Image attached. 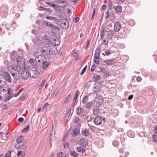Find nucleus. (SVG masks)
Segmentation results:
<instances>
[{"label":"nucleus","mask_w":157,"mask_h":157,"mask_svg":"<svg viewBox=\"0 0 157 157\" xmlns=\"http://www.w3.org/2000/svg\"><path fill=\"white\" fill-rule=\"evenodd\" d=\"M29 62L33 65H35L37 63L40 66H42V67L40 68L39 70L38 69V68L36 69V72L38 74H39L42 72L44 69H45L50 64V62L48 61L46 58L41 55L36 56L35 59L33 58L30 59L29 60Z\"/></svg>","instance_id":"1"},{"label":"nucleus","mask_w":157,"mask_h":157,"mask_svg":"<svg viewBox=\"0 0 157 157\" xmlns=\"http://www.w3.org/2000/svg\"><path fill=\"white\" fill-rule=\"evenodd\" d=\"M40 52L42 54L48 58L50 56L51 54L55 55L56 54L54 50L51 48L50 46L47 45L42 47L40 49Z\"/></svg>","instance_id":"2"},{"label":"nucleus","mask_w":157,"mask_h":157,"mask_svg":"<svg viewBox=\"0 0 157 157\" xmlns=\"http://www.w3.org/2000/svg\"><path fill=\"white\" fill-rule=\"evenodd\" d=\"M22 70L21 76L23 79H27L29 76L31 77H34L33 74L32 73L33 72V71L30 70L29 72L28 70H26L25 68Z\"/></svg>","instance_id":"3"},{"label":"nucleus","mask_w":157,"mask_h":157,"mask_svg":"<svg viewBox=\"0 0 157 157\" xmlns=\"http://www.w3.org/2000/svg\"><path fill=\"white\" fill-rule=\"evenodd\" d=\"M10 68L11 70L13 71L14 72H19L21 70L25 68V64H17L16 66H11Z\"/></svg>","instance_id":"4"},{"label":"nucleus","mask_w":157,"mask_h":157,"mask_svg":"<svg viewBox=\"0 0 157 157\" xmlns=\"http://www.w3.org/2000/svg\"><path fill=\"white\" fill-rule=\"evenodd\" d=\"M93 89L94 93H98L101 91V84L100 82H96L94 85Z\"/></svg>","instance_id":"5"},{"label":"nucleus","mask_w":157,"mask_h":157,"mask_svg":"<svg viewBox=\"0 0 157 157\" xmlns=\"http://www.w3.org/2000/svg\"><path fill=\"white\" fill-rule=\"evenodd\" d=\"M102 117L99 116L96 117L94 120V123L96 125H98L101 124L102 123Z\"/></svg>","instance_id":"6"},{"label":"nucleus","mask_w":157,"mask_h":157,"mask_svg":"<svg viewBox=\"0 0 157 157\" xmlns=\"http://www.w3.org/2000/svg\"><path fill=\"white\" fill-rule=\"evenodd\" d=\"M76 113L77 115L84 116V110L80 106H78L76 109Z\"/></svg>","instance_id":"7"},{"label":"nucleus","mask_w":157,"mask_h":157,"mask_svg":"<svg viewBox=\"0 0 157 157\" xmlns=\"http://www.w3.org/2000/svg\"><path fill=\"white\" fill-rule=\"evenodd\" d=\"M103 62L106 63L105 65H107L109 66L113 65L115 63L114 59H111L109 60L105 59L103 61Z\"/></svg>","instance_id":"8"},{"label":"nucleus","mask_w":157,"mask_h":157,"mask_svg":"<svg viewBox=\"0 0 157 157\" xmlns=\"http://www.w3.org/2000/svg\"><path fill=\"white\" fill-rule=\"evenodd\" d=\"M102 98L98 96L95 99V101L96 102L98 105L100 106L103 103Z\"/></svg>","instance_id":"9"},{"label":"nucleus","mask_w":157,"mask_h":157,"mask_svg":"<svg viewBox=\"0 0 157 157\" xmlns=\"http://www.w3.org/2000/svg\"><path fill=\"white\" fill-rule=\"evenodd\" d=\"M87 140L84 138H81L79 141L80 144L83 146H86L87 145Z\"/></svg>","instance_id":"10"},{"label":"nucleus","mask_w":157,"mask_h":157,"mask_svg":"<svg viewBox=\"0 0 157 157\" xmlns=\"http://www.w3.org/2000/svg\"><path fill=\"white\" fill-rule=\"evenodd\" d=\"M113 24H114V30L116 32H118L121 28V24L119 22H117L115 24L114 23Z\"/></svg>","instance_id":"11"},{"label":"nucleus","mask_w":157,"mask_h":157,"mask_svg":"<svg viewBox=\"0 0 157 157\" xmlns=\"http://www.w3.org/2000/svg\"><path fill=\"white\" fill-rule=\"evenodd\" d=\"M80 132V129L77 127L76 126L73 130L71 132V135L73 136H75L78 134Z\"/></svg>","instance_id":"12"},{"label":"nucleus","mask_w":157,"mask_h":157,"mask_svg":"<svg viewBox=\"0 0 157 157\" xmlns=\"http://www.w3.org/2000/svg\"><path fill=\"white\" fill-rule=\"evenodd\" d=\"M4 75L6 79L7 80L8 82L11 83L12 82L11 78L9 73L7 72H5Z\"/></svg>","instance_id":"13"},{"label":"nucleus","mask_w":157,"mask_h":157,"mask_svg":"<svg viewBox=\"0 0 157 157\" xmlns=\"http://www.w3.org/2000/svg\"><path fill=\"white\" fill-rule=\"evenodd\" d=\"M113 8L115 10L116 12L117 13H121L122 11V7L120 5L118 6H113Z\"/></svg>","instance_id":"14"},{"label":"nucleus","mask_w":157,"mask_h":157,"mask_svg":"<svg viewBox=\"0 0 157 157\" xmlns=\"http://www.w3.org/2000/svg\"><path fill=\"white\" fill-rule=\"evenodd\" d=\"M82 135L86 137L88 136L90 134L89 131L88 129L85 128L82 130L81 132Z\"/></svg>","instance_id":"15"},{"label":"nucleus","mask_w":157,"mask_h":157,"mask_svg":"<svg viewBox=\"0 0 157 157\" xmlns=\"http://www.w3.org/2000/svg\"><path fill=\"white\" fill-rule=\"evenodd\" d=\"M2 134L1 135H2V139L4 140H6L10 136V133L8 132L3 133V132H2L0 133V134Z\"/></svg>","instance_id":"16"},{"label":"nucleus","mask_w":157,"mask_h":157,"mask_svg":"<svg viewBox=\"0 0 157 157\" xmlns=\"http://www.w3.org/2000/svg\"><path fill=\"white\" fill-rule=\"evenodd\" d=\"M33 41L36 45H38L41 43V40H40L39 38L36 37L34 38L33 40Z\"/></svg>","instance_id":"17"},{"label":"nucleus","mask_w":157,"mask_h":157,"mask_svg":"<svg viewBox=\"0 0 157 157\" xmlns=\"http://www.w3.org/2000/svg\"><path fill=\"white\" fill-rule=\"evenodd\" d=\"M23 59L21 56H18L16 59V61L17 63V64H25L23 60H22Z\"/></svg>","instance_id":"18"},{"label":"nucleus","mask_w":157,"mask_h":157,"mask_svg":"<svg viewBox=\"0 0 157 157\" xmlns=\"http://www.w3.org/2000/svg\"><path fill=\"white\" fill-rule=\"evenodd\" d=\"M100 31L101 38L103 39L104 38L105 33V27L104 25L101 26Z\"/></svg>","instance_id":"19"},{"label":"nucleus","mask_w":157,"mask_h":157,"mask_svg":"<svg viewBox=\"0 0 157 157\" xmlns=\"http://www.w3.org/2000/svg\"><path fill=\"white\" fill-rule=\"evenodd\" d=\"M99 108L97 106H95L93 109V113L94 114H97L99 113Z\"/></svg>","instance_id":"20"},{"label":"nucleus","mask_w":157,"mask_h":157,"mask_svg":"<svg viewBox=\"0 0 157 157\" xmlns=\"http://www.w3.org/2000/svg\"><path fill=\"white\" fill-rule=\"evenodd\" d=\"M100 55L94 54V62L96 64H98L99 63Z\"/></svg>","instance_id":"21"},{"label":"nucleus","mask_w":157,"mask_h":157,"mask_svg":"<svg viewBox=\"0 0 157 157\" xmlns=\"http://www.w3.org/2000/svg\"><path fill=\"white\" fill-rule=\"evenodd\" d=\"M76 150L78 152L82 153H84L86 151V149L83 147L80 146L77 147Z\"/></svg>","instance_id":"22"},{"label":"nucleus","mask_w":157,"mask_h":157,"mask_svg":"<svg viewBox=\"0 0 157 157\" xmlns=\"http://www.w3.org/2000/svg\"><path fill=\"white\" fill-rule=\"evenodd\" d=\"M86 108L87 109H89L91 108L93 105V102L92 101L90 102H88L86 104Z\"/></svg>","instance_id":"23"},{"label":"nucleus","mask_w":157,"mask_h":157,"mask_svg":"<svg viewBox=\"0 0 157 157\" xmlns=\"http://www.w3.org/2000/svg\"><path fill=\"white\" fill-rule=\"evenodd\" d=\"M43 42L44 43L46 44H48L50 43L51 40L48 38H44L43 40Z\"/></svg>","instance_id":"24"},{"label":"nucleus","mask_w":157,"mask_h":157,"mask_svg":"<svg viewBox=\"0 0 157 157\" xmlns=\"http://www.w3.org/2000/svg\"><path fill=\"white\" fill-rule=\"evenodd\" d=\"M46 18L49 19V20H51L53 21H56L57 20V19L54 17H51L48 16H47L46 17Z\"/></svg>","instance_id":"25"},{"label":"nucleus","mask_w":157,"mask_h":157,"mask_svg":"<svg viewBox=\"0 0 157 157\" xmlns=\"http://www.w3.org/2000/svg\"><path fill=\"white\" fill-rule=\"evenodd\" d=\"M70 154L72 156H73L75 157H78V154L76 153V152L74 151H71L70 152Z\"/></svg>","instance_id":"26"},{"label":"nucleus","mask_w":157,"mask_h":157,"mask_svg":"<svg viewBox=\"0 0 157 157\" xmlns=\"http://www.w3.org/2000/svg\"><path fill=\"white\" fill-rule=\"evenodd\" d=\"M113 146L118 147L119 145V142L117 140H114L113 142Z\"/></svg>","instance_id":"27"},{"label":"nucleus","mask_w":157,"mask_h":157,"mask_svg":"<svg viewBox=\"0 0 157 157\" xmlns=\"http://www.w3.org/2000/svg\"><path fill=\"white\" fill-rule=\"evenodd\" d=\"M23 151H25L27 148V146L25 145L21 144L19 147Z\"/></svg>","instance_id":"28"},{"label":"nucleus","mask_w":157,"mask_h":157,"mask_svg":"<svg viewBox=\"0 0 157 157\" xmlns=\"http://www.w3.org/2000/svg\"><path fill=\"white\" fill-rule=\"evenodd\" d=\"M93 78L95 81H98L99 80L101 77L99 75H95L94 76Z\"/></svg>","instance_id":"29"},{"label":"nucleus","mask_w":157,"mask_h":157,"mask_svg":"<svg viewBox=\"0 0 157 157\" xmlns=\"http://www.w3.org/2000/svg\"><path fill=\"white\" fill-rule=\"evenodd\" d=\"M23 136H22L18 137L16 140L18 144L21 143L23 140Z\"/></svg>","instance_id":"30"},{"label":"nucleus","mask_w":157,"mask_h":157,"mask_svg":"<svg viewBox=\"0 0 157 157\" xmlns=\"http://www.w3.org/2000/svg\"><path fill=\"white\" fill-rule=\"evenodd\" d=\"M58 157H68V155H66L62 152H59L57 154Z\"/></svg>","instance_id":"31"},{"label":"nucleus","mask_w":157,"mask_h":157,"mask_svg":"<svg viewBox=\"0 0 157 157\" xmlns=\"http://www.w3.org/2000/svg\"><path fill=\"white\" fill-rule=\"evenodd\" d=\"M46 3L48 4L49 6L52 7L54 8H56L57 6L55 5V4L52 3V2H46Z\"/></svg>","instance_id":"32"},{"label":"nucleus","mask_w":157,"mask_h":157,"mask_svg":"<svg viewBox=\"0 0 157 157\" xmlns=\"http://www.w3.org/2000/svg\"><path fill=\"white\" fill-rule=\"evenodd\" d=\"M84 116H85L84 118L87 121L90 122L93 119L90 116H86L85 115H84Z\"/></svg>","instance_id":"33"},{"label":"nucleus","mask_w":157,"mask_h":157,"mask_svg":"<svg viewBox=\"0 0 157 157\" xmlns=\"http://www.w3.org/2000/svg\"><path fill=\"white\" fill-rule=\"evenodd\" d=\"M119 138H120L121 143H122L123 142H124V139L122 137V135H121L120 136H117L116 137V139H119Z\"/></svg>","instance_id":"34"},{"label":"nucleus","mask_w":157,"mask_h":157,"mask_svg":"<svg viewBox=\"0 0 157 157\" xmlns=\"http://www.w3.org/2000/svg\"><path fill=\"white\" fill-rule=\"evenodd\" d=\"M152 141L155 142H157V134H154L152 137Z\"/></svg>","instance_id":"35"},{"label":"nucleus","mask_w":157,"mask_h":157,"mask_svg":"<svg viewBox=\"0 0 157 157\" xmlns=\"http://www.w3.org/2000/svg\"><path fill=\"white\" fill-rule=\"evenodd\" d=\"M45 79H44L42 81V82H41L39 86V89H41L44 86L45 83Z\"/></svg>","instance_id":"36"},{"label":"nucleus","mask_w":157,"mask_h":157,"mask_svg":"<svg viewBox=\"0 0 157 157\" xmlns=\"http://www.w3.org/2000/svg\"><path fill=\"white\" fill-rule=\"evenodd\" d=\"M52 29L55 30H59V28L58 27L52 24V26H51V28Z\"/></svg>","instance_id":"37"},{"label":"nucleus","mask_w":157,"mask_h":157,"mask_svg":"<svg viewBox=\"0 0 157 157\" xmlns=\"http://www.w3.org/2000/svg\"><path fill=\"white\" fill-rule=\"evenodd\" d=\"M71 112V109H70L67 112V113L66 114L65 116V118H67L69 117L70 116Z\"/></svg>","instance_id":"38"},{"label":"nucleus","mask_w":157,"mask_h":157,"mask_svg":"<svg viewBox=\"0 0 157 157\" xmlns=\"http://www.w3.org/2000/svg\"><path fill=\"white\" fill-rule=\"evenodd\" d=\"M79 93V91L78 90H76L75 94L74 97V99H77Z\"/></svg>","instance_id":"39"},{"label":"nucleus","mask_w":157,"mask_h":157,"mask_svg":"<svg viewBox=\"0 0 157 157\" xmlns=\"http://www.w3.org/2000/svg\"><path fill=\"white\" fill-rule=\"evenodd\" d=\"M80 121V119L79 118L76 117H75L74 118L73 122L75 123H78Z\"/></svg>","instance_id":"40"},{"label":"nucleus","mask_w":157,"mask_h":157,"mask_svg":"<svg viewBox=\"0 0 157 157\" xmlns=\"http://www.w3.org/2000/svg\"><path fill=\"white\" fill-rule=\"evenodd\" d=\"M88 97L87 96H86L84 97L82 100V102L83 103H86L88 100Z\"/></svg>","instance_id":"41"},{"label":"nucleus","mask_w":157,"mask_h":157,"mask_svg":"<svg viewBox=\"0 0 157 157\" xmlns=\"http://www.w3.org/2000/svg\"><path fill=\"white\" fill-rule=\"evenodd\" d=\"M26 95L24 94L23 95L20 97L19 98V100L20 101H23L26 98Z\"/></svg>","instance_id":"42"},{"label":"nucleus","mask_w":157,"mask_h":157,"mask_svg":"<svg viewBox=\"0 0 157 157\" xmlns=\"http://www.w3.org/2000/svg\"><path fill=\"white\" fill-rule=\"evenodd\" d=\"M24 90V88H21V89H20L18 91V92L15 95V97H17L19 94L21 93L23 90Z\"/></svg>","instance_id":"43"},{"label":"nucleus","mask_w":157,"mask_h":157,"mask_svg":"<svg viewBox=\"0 0 157 157\" xmlns=\"http://www.w3.org/2000/svg\"><path fill=\"white\" fill-rule=\"evenodd\" d=\"M30 126L29 125L26 127L24 128L22 130V132H26L27 131L29 128Z\"/></svg>","instance_id":"44"},{"label":"nucleus","mask_w":157,"mask_h":157,"mask_svg":"<svg viewBox=\"0 0 157 157\" xmlns=\"http://www.w3.org/2000/svg\"><path fill=\"white\" fill-rule=\"evenodd\" d=\"M118 46L121 48H125V45L123 43H119Z\"/></svg>","instance_id":"45"},{"label":"nucleus","mask_w":157,"mask_h":157,"mask_svg":"<svg viewBox=\"0 0 157 157\" xmlns=\"http://www.w3.org/2000/svg\"><path fill=\"white\" fill-rule=\"evenodd\" d=\"M111 52V51L107 50L105 52V54L106 55L108 56L112 53Z\"/></svg>","instance_id":"46"},{"label":"nucleus","mask_w":157,"mask_h":157,"mask_svg":"<svg viewBox=\"0 0 157 157\" xmlns=\"http://www.w3.org/2000/svg\"><path fill=\"white\" fill-rule=\"evenodd\" d=\"M48 13V14H50L52 13V10L50 8H48L46 9V11Z\"/></svg>","instance_id":"47"},{"label":"nucleus","mask_w":157,"mask_h":157,"mask_svg":"<svg viewBox=\"0 0 157 157\" xmlns=\"http://www.w3.org/2000/svg\"><path fill=\"white\" fill-rule=\"evenodd\" d=\"M96 65L94 64L92 65L91 68V72H93L94 70L96 68Z\"/></svg>","instance_id":"48"},{"label":"nucleus","mask_w":157,"mask_h":157,"mask_svg":"<svg viewBox=\"0 0 157 157\" xmlns=\"http://www.w3.org/2000/svg\"><path fill=\"white\" fill-rule=\"evenodd\" d=\"M45 24L47 25L48 27L50 28H51V26H52V24L49 23L48 21H45Z\"/></svg>","instance_id":"49"},{"label":"nucleus","mask_w":157,"mask_h":157,"mask_svg":"<svg viewBox=\"0 0 157 157\" xmlns=\"http://www.w3.org/2000/svg\"><path fill=\"white\" fill-rule=\"evenodd\" d=\"M87 68V66H85L84 68L82 70L81 72L80 73L81 75H82L85 72Z\"/></svg>","instance_id":"50"},{"label":"nucleus","mask_w":157,"mask_h":157,"mask_svg":"<svg viewBox=\"0 0 157 157\" xmlns=\"http://www.w3.org/2000/svg\"><path fill=\"white\" fill-rule=\"evenodd\" d=\"M109 14H110V13H109V11H106V12H105V18L106 19H107L109 17Z\"/></svg>","instance_id":"51"},{"label":"nucleus","mask_w":157,"mask_h":157,"mask_svg":"<svg viewBox=\"0 0 157 157\" xmlns=\"http://www.w3.org/2000/svg\"><path fill=\"white\" fill-rule=\"evenodd\" d=\"M5 82L3 81L0 80V87L2 88L5 85Z\"/></svg>","instance_id":"52"},{"label":"nucleus","mask_w":157,"mask_h":157,"mask_svg":"<svg viewBox=\"0 0 157 157\" xmlns=\"http://www.w3.org/2000/svg\"><path fill=\"white\" fill-rule=\"evenodd\" d=\"M59 91L58 90H56L55 91L53 94V97H55L59 94Z\"/></svg>","instance_id":"53"},{"label":"nucleus","mask_w":157,"mask_h":157,"mask_svg":"<svg viewBox=\"0 0 157 157\" xmlns=\"http://www.w3.org/2000/svg\"><path fill=\"white\" fill-rule=\"evenodd\" d=\"M10 73L11 74V75H12V76L13 77V78H15L14 76H15V75H16L17 74V72H14L13 71H12V70H11V71L10 72Z\"/></svg>","instance_id":"54"},{"label":"nucleus","mask_w":157,"mask_h":157,"mask_svg":"<svg viewBox=\"0 0 157 157\" xmlns=\"http://www.w3.org/2000/svg\"><path fill=\"white\" fill-rule=\"evenodd\" d=\"M98 143H98V144L99 146H98V147H101L103 146V143L101 140H99V142H98Z\"/></svg>","instance_id":"55"},{"label":"nucleus","mask_w":157,"mask_h":157,"mask_svg":"<svg viewBox=\"0 0 157 157\" xmlns=\"http://www.w3.org/2000/svg\"><path fill=\"white\" fill-rule=\"evenodd\" d=\"M119 151L121 154L123 153L124 152V149L123 148H121L119 150Z\"/></svg>","instance_id":"56"},{"label":"nucleus","mask_w":157,"mask_h":157,"mask_svg":"<svg viewBox=\"0 0 157 157\" xmlns=\"http://www.w3.org/2000/svg\"><path fill=\"white\" fill-rule=\"evenodd\" d=\"M11 153V151H8L7 153L5 155L4 157H10V155Z\"/></svg>","instance_id":"57"},{"label":"nucleus","mask_w":157,"mask_h":157,"mask_svg":"<svg viewBox=\"0 0 157 157\" xmlns=\"http://www.w3.org/2000/svg\"><path fill=\"white\" fill-rule=\"evenodd\" d=\"M100 50L99 48H97L95 51V54L100 55Z\"/></svg>","instance_id":"58"},{"label":"nucleus","mask_w":157,"mask_h":157,"mask_svg":"<svg viewBox=\"0 0 157 157\" xmlns=\"http://www.w3.org/2000/svg\"><path fill=\"white\" fill-rule=\"evenodd\" d=\"M49 104L48 103H46L43 106V109H46L47 107L49 105Z\"/></svg>","instance_id":"59"},{"label":"nucleus","mask_w":157,"mask_h":157,"mask_svg":"<svg viewBox=\"0 0 157 157\" xmlns=\"http://www.w3.org/2000/svg\"><path fill=\"white\" fill-rule=\"evenodd\" d=\"M24 120V118L23 117H20L18 119V121L20 122H22Z\"/></svg>","instance_id":"60"},{"label":"nucleus","mask_w":157,"mask_h":157,"mask_svg":"<svg viewBox=\"0 0 157 157\" xmlns=\"http://www.w3.org/2000/svg\"><path fill=\"white\" fill-rule=\"evenodd\" d=\"M109 5L110 7V9H111L112 8L113 4L112 2L110 1H109Z\"/></svg>","instance_id":"61"},{"label":"nucleus","mask_w":157,"mask_h":157,"mask_svg":"<svg viewBox=\"0 0 157 157\" xmlns=\"http://www.w3.org/2000/svg\"><path fill=\"white\" fill-rule=\"evenodd\" d=\"M12 97V96H8L5 99V101H9Z\"/></svg>","instance_id":"62"},{"label":"nucleus","mask_w":157,"mask_h":157,"mask_svg":"<svg viewBox=\"0 0 157 157\" xmlns=\"http://www.w3.org/2000/svg\"><path fill=\"white\" fill-rule=\"evenodd\" d=\"M63 146L65 148H67L69 146V144L68 143H63Z\"/></svg>","instance_id":"63"},{"label":"nucleus","mask_w":157,"mask_h":157,"mask_svg":"<svg viewBox=\"0 0 157 157\" xmlns=\"http://www.w3.org/2000/svg\"><path fill=\"white\" fill-rule=\"evenodd\" d=\"M79 17H75V18L74 20V22H75V23H76L79 20Z\"/></svg>","instance_id":"64"}]
</instances>
